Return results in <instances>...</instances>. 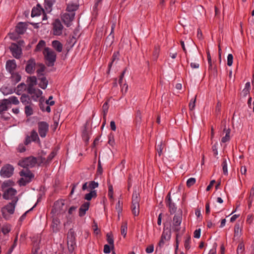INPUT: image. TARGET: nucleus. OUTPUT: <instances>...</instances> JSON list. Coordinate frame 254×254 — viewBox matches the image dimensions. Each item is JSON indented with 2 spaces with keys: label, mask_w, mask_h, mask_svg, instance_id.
<instances>
[{
  "label": "nucleus",
  "mask_w": 254,
  "mask_h": 254,
  "mask_svg": "<svg viewBox=\"0 0 254 254\" xmlns=\"http://www.w3.org/2000/svg\"><path fill=\"white\" fill-rule=\"evenodd\" d=\"M18 200V198H15L13 201L9 202L6 205L3 206L1 209V212L2 217L6 220H8L10 218V216L6 214V212L9 214H13L15 206Z\"/></svg>",
  "instance_id": "obj_1"
},
{
  "label": "nucleus",
  "mask_w": 254,
  "mask_h": 254,
  "mask_svg": "<svg viewBox=\"0 0 254 254\" xmlns=\"http://www.w3.org/2000/svg\"><path fill=\"white\" fill-rule=\"evenodd\" d=\"M140 200L139 192L135 190L133 191L132 196V203L131 209L134 216H136L139 212V201Z\"/></svg>",
  "instance_id": "obj_2"
},
{
  "label": "nucleus",
  "mask_w": 254,
  "mask_h": 254,
  "mask_svg": "<svg viewBox=\"0 0 254 254\" xmlns=\"http://www.w3.org/2000/svg\"><path fill=\"white\" fill-rule=\"evenodd\" d=\"M43 53L46 60L47 61V66H53L56 60L57 57L55 52L50 48L47 47L44 49Z\"/></svg>",
  "instance_id": "obj_3"
},
{
  "label": "nucleus",
  "mask_w": 254,
  "mask_h": 254,
  "mask_svg": "<svg viewBox=\"0 0 254 254\" xmlns=\"http://www.w3.org/2000/svg\"><path fill=\"white\" fill-rule=\"evenodd\" d=\"M37 163V158L33 156H30L20 160L19 165L23 168H32Z\"/></svg>",
  "instance_id": "obj_4"
},
{
  "label": "nucleus",
  "mask_w": 254,
  "mask_h": 254,
  "mask_svg": "<svg viewBox=\"0 0 254 254\" xmlns=\"http://www.w3.org/2000/svg\"><path fill=\"white\" fill-rule=\"evenodd\" d=\"M182 220V211L176 214L173 219L172 229L173 231L178 232L181 230L180 225Z\"/></svg>",
  "instance_id": "obj_5"
},
{
  "label": "nucleus",
  "mask_w": 254,
  "mask_h": 254,
  "mask_svg": "<svg viewBox=\"0 0 254 254\" xmlns=\"http://www.w3.org/2000/svg\"><path fill=\"white\" fill-rule=\"evenodd\" d=\"M64 205V202L63 199L58 200L54 203L51 212L55 215L62 213L64 211L63 209Z\"/></svg>",
  "instance_id": "obj_6"
},
{
  "label": "nucleus",
  "mask_w": 254,
  "mask_h": 254,
  "mask_svg": "<svg viewBox=\"0 0 254 254\" xmlns=\"http://www.w3.org/2000/svg\"><path fill=\"white\" fill-rule=\"evenodd\" d=\"M53 33L54 35L60 36L63 33L64 26L59 19H56L53 24Z\"/></svg>",
  "instance_id": "obj_7"
},
{
  "label": "nucleus",
  "mask_w": 254,
  "mask_h": 254,
  "mask_svg": "<svg viewBox=\"0 0 254 254\" xmlns=\"http://www.w3.org/2000/svg\"><path fill=\"white\" fill-rule=\"evenodd\" d=\"M16 194L17 191L15 189L12 188H9L4 190L2 197L4 199L11 200V201H13L15 198H18V197L16 196Z\"/></svg>",
  "instance_id": "obj_8"
},
{
  "label": "nucleus",
  "mask_w": 254,
  "mask_h": 254,
  "mask_svg": "<svg viewBox=\"0 0 254 254\" xmlns=\"http://www.w3.org/2000/svg\"><path fill=\"white\" fill-rule=\"evenodd\" d=\"M13 171L14 167L10 164H7L2 167L0 174L2 177L9 178L13 175Z\"/></svg>",
  "instance_id": "obj_9"
},
{
  "label": "nucleus",
  "mask_w": 254,
  "mask_h": 254,
  "mask_svg": "<svg viewBox=\"0 0 254 254\" xmlns=\"http://www.w3.org/2000/svg\"><path fill=\"white\" fill-rule=\"evenodd\" d=\"M49 124L46 122L42 121L38 123V132L41 137H46L49 130Z\"/></svg>",
  "instance_id": "obj_10"
},
{
  "label": "nucleus",
  "mask_w": 254,
  "mask_h": 254,
  "mask_svg": "<svg viewBox=\"0 0 254 254\" xmlns=\"http://www.w3.org/2000/svg\"><path fill=\"white\" fill-rule=\"evenodd\" d=\"M9 49L12 53V56L16 59H19L21 57L22 54V50L18 44L16 43H12L9 47Z\"/></svg>",
  "instance_id": "obj_11"
},
{
  "label": "nucleus",
  "mask_w": 254,
  "mask_h": 254,
  "mask_svg": "<svg viewBox=\"0 0 254 254\" xmlns=\"http://www.w3.org/2000/svg\"><path fill=\"white\" fill-rule=\"evenodd\" d=\"M75 16V13L65 12L62 15V19L63 22L67 27L70 25L71 21L73 20Z\"/></svg>",
  "instance_id": "obj_12"
},
{
  "label": "nucleus",
  "mask_w": 254,
  "mask_h": 254,
  "mask_svg": "<svg viewBox=\"0 0 254 254\" xmlns=\"http://www.w3.org/2000/svg\"><path fill=\"white\" fill-rule=\"evenodd\" d=\"M36 65V64L35 59L33 58H31L27 62L26 65L25 67L26 72L27 73L30 74L33 73L35 70Z\"/></svg>",
  "instance_id": "obj_13"
},
{
  "label": "nucleus",
  "mask_w": 254,
  "mask_h": 254,
  "mask_svg": "<svg viewBox=\"0 0 254 254\" xmlns=\"http://www.w3.org/2000/svg\"><path fill=\"white\" fill-rule=\"evenodd\" d=\"M27 91L29 94L31 95L32 98L34 100H36L43 94L42 91L40 89L34 87L27 88Z\"/></svg>",
  "instance_id": "obj_14"
},
{
  "label": "nucleus",
  "mask_w": 254,
  "mask_h": 254,
  "mask_svg": "<svg viewBox=\"0 0 254 254\" xmlns=\"http://www.w3.org/2000/svg\"><path fill=\"white\" fill-rule=\"evenodd\" d=\"M16 67V62L14 60H8L6 63V69L10 73L14 72Z\"/></svg>",
  "instance_id": "obj_15"
},
{
  "label": "nucleus",
  "mask_w": 254,
  "mask_h": 254,
  "mask_svg": "<svg viewBox=\"0 0 254 254\" xmlns=\"http://www.w3.org/2000/svg\"><path fill=\"white\" fill-rule=\"evenodd\" d=\"M26 28V23L24 22H19L16 26L15 31L18 34H22L25 32Z\"/></svg>",
  "instance_id": "obj_16"
},
{
  "label": "nucleus",
  "mask_w": 254,
  "mask_h": 254,
  "mask_svg": "<svg viewBox=\"0 0 254 254\" xmlns=\"http://www.w3.org/2000/svg\"><path fill=\"white\" fill-rule=\"evenodd\" d=\"M38 80H39V86L43 89H45L48 84V80L46 77L44 75L38 77Z\"/></svg>",
  "instance_id": "obj_17"
},
{
  "label": "nucleus",
  "mask_w": 254,
  "mask_h": 254,
  "mask_svg": "<svg viewBox=\"0 0 254 254\" xmlns=\"http://www.w3.org/2000/svg\"><path fill=\"white\" fill-rule=\"evenodd\" d=\"M51 227L54 232H57L59 231L60 228V221L58 218H53Z\"/></svg>",
  "instance_id": "obj_18"
},
{
  "label": "nucleus",
  "mask_w": 254,
  "mask_h": 254,
  "mask_svg": "<svg viewBox=\"0 0 254 254\" xmlns=\"http://www.w3.org/2000/svg\"><path fill=\"white\" fill-rule=\"evenodd\" d=\"M42 12H44V9L38 4L36 7L32 8L31 15L32 17L37 16L40 15Z\"/></svg>",
  "instance_id": "obj_19"
},
{
  "label": "nucleus",
  "mask_w": 254,
  "mask_h": 254,
  "mask_svg": "<svg viewBox=\"0 0 254 254\" xmlns=\"http://www.w3.org/2000/svg\"><path fill=\"white\" fill-rule=\"evenodd\" d=\"M21 103L25 106L32 104L30 97L29 95L23 94L20 98Z\"/></svg>",
  "instance_id": "obj_20"
},
{
  "label": "nucleus",
  "mask_w": 254,
  "mask_h": 254,
  "mask_svg": "<svg viewBox=\"0 0 254 254\" xmlns=\"http://www.w3.org/2000/svg\"><path fill=\"white\" fill-rule=\"evenodd\" d=\"M57 0H45V8L48 12L52 11V6L55 4Z\"/></svg>",
  "instance_id": "obj_21"
},
{
  "label": "nucleus",
  "mask_w": 254,
  "mask_h": 254,
  "mask_svg": "<svg viewBox=\"0 0 254 254\" xmlns=\"http://www.w3.org/2000/svg\"><path fill=\"white\" fill-rule=\"evenodd\" d=\"M11 74V81L13 84H16L20 81L21 76L17 72H12Z\"/></svg>",
  "instance_id": "obj_22"
},
{
  "label": "nucleus",
  "mask_w": 254,
  "mask_h": 254,
  "mask_svg": "<svg viewBox=\"0 0 254 254\" xmlns=\"http://www.w3.org/2000/svg\"><path fill=\"white\" fill-rule=\"evenodd\" d=\"M208 63V71L209 73L213 76H216L217 74V69L216 65L212 64V62H210Z\"/></svg>",
  "instance_id": "obj_23"
},
{
  "label": "nucleus",
  "mask_w": 254,
  "mask_h": 254,
  "mask_svg": "<svg viewBox=\"0 0 254 254\" xmlns=\"http://www.w3.org/2000/svg\"><path fill=\"white\" fill-rule=\"evenodd\" d=\"M90 203L89 201L84 202L81 206H80V217L84 216L86 211H87L89 209Z\"/></svg>",
  "instance_id": "obj_24"
},
{
  "label": "nucleus",
  "mask_w": 254,
  "mask_h": 254,
  "mask_svg": "<svg viewBox=\"0 0 254 254\" xmlns=\"http://www.w3.org/2000/svg\"><path fill=\"white\" fill-rule=\"evenodd\" d=\"M78 4L71 3L67 5L66 10L67 12L73 13L78 9Z\"/></svg>",
  "instance_id": "obj_25"
},
{
  "label": "nucleus",
  "mask_w": 254,
  "mask_h": 254,
  "mask_svg": "<svg viewBox=\"0 0 254 254\" xmlns=\"http://www.w3.org/2000/svg\"><path fill=\"white\" fill-rule=\"evenodd\" d=\"M89 192L85 194L84 199L87 201L91 200L93 198H95L97 197V190L89 191Z\"/></svg>",
  "instance_id": "obj_26"
},
{
  "label": "nucleus",
  "mask_w": 254,
  "mask_h": 254,
  "mask_svg": "<svg viewBox=\"0 0 254 254\" xmlns=\"http://www.w3.org/2000/svg\"><path fill=\"white\" fill-rule=\"evenodd\" d=\"M53 47L58 52H61L63 50L62 44L58 40H54L52 43Z\"/></svg>",
  "instance_id": "obj_27"
},
{
  "label": "nucleus",
  "mask_w": 254,
  "mask_h": 254,
  "mask_svg": "<svg viewBox=\"0 0 254 254\" xmlns=\"http://www.w3.org/2000/svg\"><path fill=\"white\" fill-rule=\"evenodd\" d=\"M7 100V103L8 105L9 104H13L15 105H17L19 104V101L17 97L15 96H11L9 97L8 99H4Z\"/></svg>",
  "instance_id": "obj_28"
},
{
  "label": "nucleus",
  "mask_w": 254,
  "mask_h": 254,
  "mask_svg": "<svg viewBox=\"0 0 254 254\" xmlns=\"http://www.w3.org/2000/svg\"><path fill=\"white\" fill-rule=\"evenodd\" d=\"M0 90L4 95L10 94L15 92V90H13L12 88L7 86H2Z\"/></svg>",
  "instance_id": "obj_29"
},
{
  "label": "nucleus",
  "mask_w": 254,
  "mask_h": 254,
  "mask_svg": "<svg viewBox=\"0 0 254 254\" xmlns=\"http://www.w3.org/2000/svg\"><path fill=\"white\" fill-rule=\"evenodd\" d=\"M6 102L7 100L4 99L0 100V114H1L3 112L7 110L8 105Z\"/></svg>",
  "instance_id": "obj_30"
},
{
  "label": "nucleus",
  "mask_w": 254,
  "mask_h": 254,
  "mask_svg": "<svg viewBox=\"0 0 254 254\" xmlns=\"http://www.w3.org/2000/svg\"><path fill=\"white\" fill-rule=\"evenodd\" d=\"M33 104H31L29 105H27L25 106L24 108V112L27 117H29L33 115Z\"/></svg>",
  "instance_id": "obj_31"
},
{
  "label": "nucleus",
  "mask_w": 254,
  "mask_h": 254,
  "mask_svg": "<svg viewBox=\"0 0 254 254\" xmlns=\"http://www.w3.org/2000/svg\"><path fill=\"white\" fill-rule=\"evenodd\" d=\"M26 85L24 83H21L18 85L16 89H15V93L18 95H21V93L26 90Z\"/></svg>",
  "instance_id": "obj_32"
},
{
  "label": "nucleus",
  "mask_w": 254,
  "mask_h": 254,
  "mask_svg": "<svg viewBox=\"0 0 254 254\" xmlns=\"http://www.w3.org/2000/svg\"><path fill=\"white\" fill-rule=\"evenodd\" d=\"M20 175L21 176L24 177V178H29L30 179H32L34 177V174L32 173H31V171H30L29 170H22L20 171Z\"/></svg>",
  "instance_id": "obj_33"
},
{
  "label": "nucleus",
  "mask_w": 254,
  "mask_h": 254,
  "mask_svg": "<svg viewBox=\"0 0 254 254\" xmlns=\"http://www.w3.org/2000/svg\"><path fill=\"white\" fill-rule=\"evenodd\" d=\"M28 80H29V83L28 84L27 88L34 87V86L37 83V79L35 76L29 77Z\"/></svg>",
  "instance_id": "obj_34"
},
{
  "label": "nucleus",
  "mask_w": 254,
  "mask_h": 254,
  "mask_svg": "<svg viewBox=\"0 0 254 254\" xmlns=\"http://www.w3.org/2000/svg\"><path fill=\"white\" fill-rule=\"evenodd\" d=\"M223 131L226 132V134L225 136L222 137L221 141L223 143H225L230 140V129L227 128L225 126Z\"/></svg>",
  "instance_id": "obj_35"
},
{
  "label": "nucleus",
  "mask_w": 254,
  "mask_h": 254,
  "mask_svg": "<svg viewBox=\"0 0 254 254\" xmlns=\"http://www.w3.org/2000/svg\"><path fill=\"white\" fill-rule=\"evenodd\" d=\"M39 107L40 109L43 112H47L48 113H50L51 112V108L50 106L49 105H47L44 103L40 102L39 104Z\"/></svg>",
  "instance_id": "obj_36"
},
{
  "label": "nucleus",
  "mask_w": 254,
  "mask_h": 254,
  "mask_svg": "<svg viewBox=\"0 0 254 254\" xmlns=\"http://www.w3.org/2000/svg\"><path fill=\"white\" fill-rule=\"evenodd\" d=\"M99 184L97 182H95V181H90L88 182V191H93L95 190L94 189L98 188Z\"/></svg>",
  "instance_id": "obj_37"
},
{
  "label": "nucleus",
  "mask_w": 254,
  "mask_h": 254,
  "mask_svg": "<svg viewBox=\"0 0 254 254\" xmlns=\"http://www.w3.org/2000/svg\"><path fill=\"white\" fill-rule=\"evenodd\" d=\"M107 236V241L108 243L111 246L112 249L114 248V238L113 236L112 233H107L106 235Z\"/></svg>",
  "instance_id": "obj_38"
},
{
  "label": "nucleus",
  "mask_w": 254,
  "mask_h": 254,
  "mask_svg": "<svg viewBox=\"0 0 254 254\" xmlns=\"http://www.w3.org/2000/svg\"><path fill=\"white\" fill-rule=\"evenodd\" d=\"M116 27V24L113 23L111 26V31L109 35L107 37L106 40H110L111 39V43H112L114 39V31Z\"/></svg>",
  "instance_id": "obj_39"
},
{
  "label": "nucleus",
  "mask_w": 254,
  "mask_h": 254,
  "mask_svg": "<svg viewBox=\"0 0 254 254\" xmlns=\"http://www.w3.org/2000/svg\"><path fill=\"white\" fill-rule=\"evenodd\" d=\"M59 115L56 114L54 115L53 117L54 124L52 125V127L53 128V130L55 131L58 126L59 125Z\"/></svg>",
  "instance_id": "obj_40"
},
{
  "label": "nucleus",
  "mask_w": 254,
  "mask_h": 254,
  "mask_svg": "<svg viewBox=\"0 0 254 254\" xmlns=\"http://www.w3.org/2000/svg\"><path fill=\"white\" fill-rule=\"evenodd\" d=\"M82 139L85 141V143L87 144L89 142V135L88 131L87 130L86 128H85L82 131Z\"/></svg>",
  "instance_id": "obj_41"
},
{
  "label": "nucleus",
  "mask_w": 254,
  "mask_h": 254,
  "mask_svg": "<svg viewBox=\"0 0 254 254\" xmlns=\"http://www.w3.org/2000/svg\"><path fill=\"white\" fill-rule=\"evenodd\" d=\"M37 65L39 66V68L37 70L38 77L43 76V72L45 71L46 68L45 66L42 64H38Z\"/></svg>",
  "instance_id": "obj_42"
},
{
  "label": "nucleus",
  "mask_w": 254,
  "mask_h": 254,
  "mask_svg": "<svg viewBox=\"0 0 254 254\" xmlns=\"http://www.w3.org/2000/svg\"><path fill=\"white\" fill-rule=\"evenodd\" d=\"M30 137L33 141H37L38 142H40L38 133L35 130H32Z\"/></svg>",
  "instance_id": "obj_43"
},
{
  "label": "nucleus",
  "mask_w": 254,
  "mask_h": 254,
  "mask_svg": "<svg viewBox=\"0 0 254 254\" xmlns=\"http://www.w3.org/2000/svg\"><path fill=\"white\" fill-rule=\"evenodd\" d=\"M221 165L222 167L223 174L225 175H227L228 174V169H227L228 163H227V161L226 158H223Z\"/></svg>",
  "instance_id": "obj_44"
},
{
  "label": "nucleus",
  "mask_w": 254,
  "mask_h": 254,
  "mask_svg": "<svg viewBox=\"0 0 254 254\" xmlns=\"http://www.w3.org/2000/svg\"><path fill=\"white\" fill-rule=\"evenodd\" d=\"M127 223L126 222H124L122 223L121 228V234L124 236V237H125L127 235Z\"/></svg>",
  "instance_id": "obj_45"
},
{
  "label": "nucleus",
  "mask_w": 254,
  "mask_h": 254,
  "mask_svg": "<svg viewBox=\"0 0 254 254\" xmlns=\"http://www.w3.org/2000/svg\"><path fill=\"white\" fill-rule=\"evenodd\" d=\"M45 41L43 40H40L37 45L35 49V51L38 52L41 51L45 46Z\"/></svg>",
  "instance_id": "obj_46"
},
{
  "label": "nucleus",
  "mask_w": 254,
  "mask_h": 254,
  "mask_svg": "<svg viewBox=\"0 0 254 254\" xmlns=\"http://www.w3.org/2000/svg\"><path fill=\"white\" fill-rule=\"evenodd\" d=\"M119 56V52L114 53L113 54V55L112 56V62L111 63H110L109 65H108V72L110 71V70L111 69V67L112 66V64L114 63V61L116 60L119 59L118 58Z\"/></svg>",
  "instance_id": "obj_47"
},
{
  "label": "nucleus",
  "mask_w": 254,
  "mask_h": 254,
  "mask_svg": "<svg viewBox=\"0 0 254 254\" xmlns=\"http://www.w3.org/2000/svg\"><path fill=\"white\" fill-rule=\"evenodd\" d=\"M31 181V179L29 178H21L19 181H18V184L19 186H24L26 185L28 183H30Z\"/></svg>",
  "instance_id": "obj_48"
},
{
  "label": "nucleus",
  "mask_w": 254,
  "mask_h": 254,
  "mask_svg": "<svg viewBox=\"0 0 254 254\" xmlns=\"http://www.w3.org/2000/svg\"><path fill=\"white\" fill-rule=\"evenodd\" d=\"M108 101H109V100L106 101L104 103V104H103V105L102 106L103 112V118L104 119H105L106 115H107L108 111V108H109Z\"/></svg>",
  "instance_id": "obj_49"
},
{
  "label": "nucleus",
  "mask_w": 254,
  "mask_h": 254,
  "mask_svg": "<svg viewBox=\"0 0 254 254\" xmlns=\"http://www.w3.org/2000/svg\"><path fill=\"white\" fill-rule=\"evenodd\" d=\"M241 229L239 225H236L234 227V237L239 238L241 235Z\"/></svg>",
  "instance_id": "obj_50"
},
{
  "label": "nucleus",
  "mask_w": 254,
  "mask_h": 254,
  "mask_svg": "<svg viewBox=\"0 0 254 254\" xmlns=\"http://www.w3.org/2000/svg\"><path fill=\"white\" fill-rule=\"evenodd\" d=\"M169 208V211L171 214L174 213L176 212L177 210V207H176L175 203L172 202H169V203L167 204Z\"/></svg>",
  "instance_id": "obj_51"
},
{
  "label": "nucleus",
  "mask_w": 254,
  "mask_h": 254,
  "mask_svg": "<svg viewBox=\"0 0 254 254\" xmlns=\"http://www.w3.org/2000/svg\"><path fill=\"white\" fill-rule=\"evenodd\" d=\"M13 185H14L13 182H12L10 180H7V181H4L2 183V184L1 185V188L2 189V190H3L4 188L12 186H13Z\"/></svg>",
  "instance_id": "obj_52"
},
{
  "label": "nucleus",
  "mask_w": 254,
  "mask_h": 254,
  "mask_svg": "<svg viewBox=\"0 0 254 254\" xmlns=\"http://www.w3.org/2000/svg\"><path fill=\"white\" fill-rule=\"evenodd\" d=\"M190 237L189 236L186 238L184 242V247L186 250H189L190 248Z\"/></svg>",
  "instance_id": "obj_53"
},
{
  "label": "nucleus",
  "mask_w": 254,
  "mask_h": 254,
  "mask_svg": "<svg viewBox=\"0 0 254 254\" xmlns=\"http://www.w3.org/2000/svg\"><path fill=\"white\" fill-rule=\"evenodd\" d=\"M160 52V48L158 46H155L153 53V59L156 60L158 57Z\"/></svg>",
  "instance_id": "obj_54"
},
{
  "label": "nucleus",
  "mask_w": 254,
  "mask_h": 254,
  "mask_svg": "<svg viewBox=\"0 0 254 254\" xmlns=\"http://www.w3.org/2000/svg\"><path fill=\"white\" fill-rule=\"evenodd\" d=\"M164 146L162 142H160L159 144H158L156 147V150L158 152V155L160 156L162 153V150L163 149Z\"/></svg>",
  "instance_id": "obj_55"
},
{
  "label": "nucleus",
  "mask_w": 254,
  "mask_h": 254,
  "mask_svg": "<svg viewBox=\"0 0 254 254\" xmlns=\"http://www.w3.org/2000/svg\"><path fill=\"white\" fill-rule=\"evenodd\" d=\"M135 120L138 123H140L141 121V113L139 110H138L135 114Z\"/></svg>",
  "instance_id": "obj_56"
},
{
  "label": "nucleus",
  "mask_w": 254,
  "mask_h": 254,
  "mask_svg": "<svg viewBox=\"0 0 254 254\" xmlns=\"http://www.w3.org/2000/svg\"><path fill=\"white\" fill-rule=\"evenodd\" d=\"M57 153L55 150H53L51 152V153L47 157L46 162H49L52 161V160L55 157Z\"/></svg>",
  "instance_id": "obj_57"
},
{
  "label": "nucleus",
  "mask_w": 254,
  "mask_h": 254,
  "mask_svg": "<svg viewBox=\"0 0 254 254\" xmlns=\"http://www.w3.org/2000/svg\"><path fill=\"white\" fill-rule=\"evenodd\" d=\"M195 181L196 180L195 178H190L188 180L187 182V186L188 187H190L195 184Z\"/></svg>",
  "instance_id": "obj_58"
},
{
  "label": "nucleus",
  "mask_w": 254,
  "mask_h": 254,
  "mask_svg": "<svg viewBox=\"0 0 254 254\" xmlns=\"http://www.w3.org/2000/svg\"><path fill=\"white\" fill-rule=\"evenodd\" d=\"M244 250V246L243 244H239L237 250V253L238 254H243V251Z\"/></svg>",
  "instance_id": "obj_59"
},
{
  "label": "nucleus",
  "mask_w": 254,
  "mask_h": 254,
  "mask_svg": "<svg viewBox=\"0 0 254 254\" xmlns=\"http://www.w3.org/2000/svg\"><path fill=\"white\" fill-rule=\"evenodd\" d=\"M233 62V56L232 54H230L227 57V65L229 66L232 65Z\"/></svg>",
  "instance_id": "obj_60"
},
{
  "label": "nucleus",
  "mask_w": 254,
  "mask_h": 254,
  "mask_svg": "<svg viewBox=\"0 0 254 254\" xmlns=\"http://www.w3.org/2000/svg\"><path fill=\"white\" fill-rule=\"evenodd\" d=\"M161 239L166 241L169 240L170 239V234H168L167 232H165L164 231L162 233Z\"/></svg>",
  "instance_id": "obj_61"
},
{
  "label": "nucleus",
  "mask_w": 254,
  "mask_h": 254,
  "mask_svg": "<svg viewBox=\"0 0 254 254\" xmlns=\"http://www.w3.org/2000/svg\"><path fill=\"white\" fill-rule=\"evenodd\" d=\"M10 228L7 225L3 226L1 228V232H2V233L4 235H5V234L8 233L10 232Z\"/></svg>",
  "instance_id": "obj_62"
},
{
  "label": "nucleus",
  "mask_w": 254,
  "mask_h": 254,
  "mask_svg": "<svg viewBox=\"0 0 254 254\" xmlns=\"http://www.w3.org/2000/svg\"><path fill=\"white\" fill-rule=\"evenodd\" d=\"M93 228L94 233L95 234L98 235L100 233V229H98L97 223H96L95 222H94V225L93 226Z\"/></svg>",
  "instance_id": "obj_63"
},
{
  "label": "nucleus",
  "mask_w": 254,
  "mask_h": 254,
  "mask_svg": "<svg viewBox=\"0 0 254 254\" xmlns=\"http://www.w3.org/2000/svg\"><path fill=\"white\" fill-rule=\"evenodd\" d=\"M154 251L153 245H150L145 249V252L148 254L152 253Z\"/></svg>",
  "instance_id": "obj_64"
}]
</instances>
